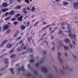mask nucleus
<instances>
[{"label":"nucleus","mask_w":78,"mask_h":78,"mask_svg":"<svg viewBox=\"0 0 78 78\" xmlns=\"http://www.w3.org/2000/svg\"><path fill=\"white\" fill-rule=\"evenodd\" d=\"M74 8L75 9H78V2H75L73 5Z\"/></svg>","instance_id":"1"},{"label":"nucleus","mask_w":78,"mask_h":78,"mask_svg":"<svg viewBox=\"0 0 78 78\" xmlns=\"http://www.w3.org/2000/svg\"><path fill=\"white\" fill-rule=\"evenodd\" d=\"M41 70L42 71L44 72V73H47L48 71L47 69L44 67H42Z\"/></svg>","instance_id":"2"},{"label":"nucleus","mask_w":78,"mask_h":78,"mask_svg":"<svg viewBox=\"0 0 78 78\" xmlns=\"http://www.w3.org/2000/svg\"><path fill=\"white\" fill-rule=\"evenodd\" d=\"M58 58L61 63L63 62V60H62L61 58L60 57V54L59 53H58Z\"/></svg>","instance_id":"3"},{"label":"nucleus","mask_w":78,"mask_h":78,"mask_svg":"<svg viewBox=\"0 0 78 78\" xmlns=\"http://www.w3.org/2000/svg\"><path fill=\"white\" fill-rule=\"evenodd\" d=\"M27 44L26 45L24 46L23 44H22V45L21 46V49H23V50H25L27 48Z\"/></svg>","instance_id":"4"},{"label":"nucleus","mask_w":78,"mask_h":78,"mask_svg":"<svg viewBox=\"0 0 78 78\" xmlns=\"http://www.w3.org/2000/svg\"><path fill=\"white\" fill-rule=\"evenodd\" d=\"M8 40H5L3 41L2 44H1L0 46L1 47H2L3 46L4 44H6Z\"/></svg>","instance_id":"5"},{"label":"nucleus","mask_w":78,"mask_h":78,"mask_svg":"<svg viewBox=\"0 0 78 78\" xmlns=\"http://www.w3.org/2000/svg\"><path fill=\"white\" fill-rule=\"evenodd\" d=\"M9 26L7 25H4L3 28L4 30H6L9 28Z\"/></svg>","instance_id":"6"},{"label":"nucleus","mask_w":78,"mask_h":78,"mask_svg":"<svg viewBox=\"0 0 78 78\" xmlns=\"http://www.w3.org/2000/svg\"><path fill=\"white\" fill-rule=\"evenodd\" d=\"M15 12L14 11H11L9 13V15L11 16H13L15 14Z\"/></svg>","instance_id":"7"},{"label":"nucleus","mask_w":78,"mask_h":78,"mask_svg":"<svg viewBox=\"0 0 78 78\" xmlns=\"http://www.w3.org/2000/svg\"><path fill=\"white\" fill-rule=\"evenodd\" d=\"M12 47V44L10 43H8L7 44L6 47L7 48H9Z\"/></svg>","instance_id":"8"},{"label":"nucleus","mask_w":78,"mask_h":78,"mask_svg":"<svg viewBox=\"0 0 78 78\" xmlns=\"http://www.w3.org/2000/svg\"><path fill=\"white\" fill-rule=\"evenodd\" d=\"M22 12H24L25 14H27V10H26V8L23 9Z\"/></svg>","instance_id":"9"},{"label":"nucleus","mask_w":78,"mask_h":78,"mask_svg":"<svg viewBox=\"0 0 78 78\" xmlns=\"http://www.w3.org/2000/svg\"><path fill=\"white\" fill-rule=\"evenodd\" d=\"M23 16L22 15H21V16H20V17L17 18V19L18 20H20V21H22V17Z\"/></svg>","instance_id":"10"},{"label":"nucleus","mask_w":78,"mask_h":78,"mask_svg":"<svg viewBox=\"0 0 78 78\" xmlns=\"http://www.w3.org/2000/svg\"><path fill=\"white\" fill-rule=\"evenodd\" d=\"M65 41L66 42V43H71L70 41V40L69 39H66L65 40Z\"/></svg>","instance_id":"11"},{"label":"nucleus","mask_w":78,"mask_h":78,"mask_svg":"<svg viewBox=\"0 0 78 78\" xmlns=\"http://www.w3.org/2000/svg\"><path fill=\"white\" fill-rule=\"evenodd\" d=\"M2 6H3L4 7H7L8 6V4L7 2H4L2 4Z\"/></svg>","instance_id":"12"},{"label":"nucleus","mask_w":78,"mask_h":78,"mask_svg":"<svg viewBox=\"0 0 78 78\" xmlns=\"http://www.w3.org/2000/svg\"><path fill=\"white\" fill-rule=\"evenodd\" d=\"M26 27V26H24V25H22L21 27L20 28H21V29H22L23 30H24L25 29Z\"/></svg>","instance_id":"13"},{"label":"nucleus","mask_w":78,"mask_h":78,"mask_svg":"<svg viewBox=\"0 0 78 78\" xmlns=\"http://www.w3.org/2000/svg\"><path fill=\"white\" fill-rule=\"evenodd\" d=\"M50 26H51V25H48L46 26V27H44L43 28H42V30H46V29H47V28L48 27H49Z\"/></svg>","instance_id":"14"},{"label":"nucleus","mask_w":78,"mask_h":78,"mask_svg":"<svg viewBox=\"0 0 78 78\" xmlns=\"http://www.w3.org/2000/svg\"><path fill=\"white\" fill-rule=\"evenodd\" d=\"M8 10V9H2V12H5Z\"/></svg>","instance_id":"15"},{"label":"nucleus","mask_w":78,"mask_h":78,"mask_svg":"<svg viewBox=\"0 0 78 78\" xmlns=\"http://www.w3.org/2000/svg\"><path fill=\"white\" fill-rule=\"evenodd\" d=\"M69 33L68 34V35L71 37H72V36H73V35H72L71 34V30H69Z\"/></svg>","instance_id":"16"},{"label":"nucleus","mask_w":78,"mask_h":78,"mask_svg":"<svg viewBox=\"0 0 78 78\" xmlns=\"http://www.w3.org/2000/svg\"><path fill=\"white\" fill-rule=\"evenodd\" d=\"M21 71L22 72H24L25 71V69L24 68V66H21Z\"/></svg>","instance_id":"17"},{"label":"nucleus","mask_w":78,"mask_h":78,"mask_svg":"<svg viewBox=\"0 0 78 78\" xmlns=\"http://www.w3.org/2000/svg\"><path fill=\"white\" fill-rule=\"evenodd\" d=\"M10 70L12 73L14 74V69L13 68H10Z\"/></svg>","instance_id":"18"},{"label":"nucleus","mask_w":78,"mask_h":78,"mask_svg":"<svg viewBox=\"0 0 78 78\" xmlns=\"http://www.w3.org/2000/svg\"><path fill=\"white\" fill-rule=\"evenodd\" d=\"M5 60V63L6 64H7L8 63V59L5 58L4 59Z\"/></svg>","instance_id":"19"},{"label":"nucleus","mask_w":78,"mask_h":78,"mask_svg":"<svg viewBox=\"0 0 78 78\" xmlns=\"http://www.w3.org/2000/svg\"><path fill=\"white\" fill-rule=\"evenodd\" d=\"M64 47L65 49L66 50H68V49H69V47L68 46H64Z\"/></svg>","instance_id":"20"},{"label":"nucleus","mask_w":78,"mask_h":78,"mask_svg":"<svg viewBox=\"0 0 78 78\" xmlns=\"http://www.w3.org/2000/svg\"><path fill=\"white\" fill-rule=\"evenodd\" d=\"M63 5H66L68 4V2H64V1H63Z\"/></svg>","instance_id":"21"},{"label":"nucleus","mask_w":78,"mask_h":78,"mask_svg":"<svg viewBox=\"0 0 78 78\" xmlns=\"http://www.w3.org/2000/svg\"><path fill=\"white\" fill-rule=\"evenodd\" d=\"M12 50H11L10 52H9V53H10V54H12L13 53V51H14V48L12 49Z\"/></svg>","instance_id":"22"},{"label":"nucleus","mask_w":78,"mask_h":78,"mask_svg":"<svg viewBox=\"0 0 78 78\" xmlns=\"http://www.w3.org/2000/svg\"><path fill=\"white\" fill-rule=\"evenodd\" d=\"M25 2L27 3H29L30 2L29 1V0H25Z\"/></svg>","instance_id":"23"},{"label":"nucleus","mask_w":78,"mask_h":78,"mask_svg":"<svg viewBox=\"0 0 78 78\" xmlns=\"http://www.w3.org/2000/svg\"><path fill=\"white\" fill-rule=\"evenodd\" d=\"M35 8L34 7V6H33L32 7V11L34 12L35 10Z\"/></svg>","instance_id":"24"},{"label":"nucleus","mask_w":78,"mask_h":78,"mask_svg":"<svg viewBox=\"0 0 78 78\" xmlns=\"http://www.w3.org/2000/svg\"><path fill=\"white\" fill-rule=\"evenodd\" d=\"M27 27L29 26V25H30V23H29V22H27Z\"/></svg>","instance_id":"25"},{"label":"nucleus","mask_w":78,"mask_h":78,"mask_svg":"<svg viewBox=\"0 0 78 78\" xmlns=\"http://www.w3.org/2000/svg\"><path fill=\"white\" fill-rule=\"evenodd\" d=\"M18 22H16L14 23V24L15 25H17L18 24Z\"/></svg>","instance_id":"26"},{"label":"nucleus","mask_w":78,"mask_h":78,"mask_svg":"<svg viewBox=\"0 0 78 78\" xmlns=\"http://www.w3.org/2000/svg\"><path fill=\"white\" fill-rule=\"evenodd\" d=\"M30 63H33L34 62V60L30 59Z\"/></svg>","instance_id":"27"},{"label":"nucleus","mask_w":78,"mask_h":78,"mask_svg":"<svg viewBox=\"0 0 78 78\" xmlns=\"http://www.w3.org/2000/svg\"><path fill=\"white\" fill-rule=\"evenodd\" d=\"M34 73H35V75L38 74V72L36 70L34 71Z\"/></svg>","instance_id":"28"},{"label":"nucleus","mask_w":78,"mask_h":78,"mask_svg":"<svg viewBox=\"0 0 78 78\" xmlns=\"http://www.w3.org/2000/svg\"><path fill=\"white\" fill-rule=\"evenodd\" d=\"M29 51L30 52H33V49H31V48H30L29 49Z\"/></svg>","instance_id":"29"},{"label":"nucleus","mask_w":78,"mask_h":78,"mask_svg":"<svg viewBox=\"0 0 78 78\" xmlns=\"http://www.w3.org/2000/svg\"><path fill=\"white\" fill-rule=\"evenodd\" d=\"M10 18V16H9V17H8L7 18H6L5 20L6 21H7L8 20H9V18Z\"/></svg>","instance_id":"30"},{"label":"nucleus","mask_w":78,"mask_h":78,"mask_svg":"<svg viewBox=\"0 0 78 78\" xmlns=\"http://www.w3.org/2000/svg\"><path fill=\"white\" fill-rule=\"evenodd\" d=\"M15 55H11L10 56V58H12L13 57H15Z\"/></svg>","instance_id":"31"},{"label":"nucleus","mask_w":78,"mask_h":78,"mask_svg":"<svg viewBox=\"0 0 78 78\" xmlns=\"http://www.w3.org/2000/svg\"><path fill=\"white\" fill-rule=\"evenodd\" d=\"M20 14H17V15H16L15 16L16 18H17V17H19V16H20Z\"/></svg>","instance_id":"32"},{"label":"nucleus","mask_w":78,"mask_h":78,"mask_svg":"<svg viewBox=\"0 0 78 78\" xmlns=\"http://www.w3.org/2000/svg\"><path fill=\"white\" fill-rule=\"evenodd\" d=\"M16 9H20V8H21V7L20 6H16Z\"/></svg>","instance_id":"33"},{"label":"nucleus","mask_w":78,"mask_h":78,"mask_svg":"<svg viewBox=\"0 0 78 78\" xmlns=\"http://www.w3.org/2000/svg\"><path fill=\"white\" fill-rule=\"evenodd\" d=\"M39 22V21H37L36 23H35L34 24V26H35Z\"/></svg>","instance_id":"34"},{"label":"nucleus","mask_w":78,"mask_h":78,"mask_svg":"<svg viewBox=\"0 0 78 78\" xmlns=\"http://www.w3.org/2000/svg\"><path fill=\"white\" fill-rule=\"evenodd\" d=\"M9 14V13L8 12H6L5 13V16H6Z\"/></svg>","instance_id":"35"},{"label":"nucleus","mask_w":78,"mask_h":78,"mask_svg":"<svg viewBox=\"0 0 78 78\" xmlns=\"http://www.w3.org/2000/svg\"><path fill=\"white\" fill-rule=\"evenodd\" d=\"M17 50L18 51H21V49L20 48V47L18 48Z\"/></svg>","instance_id":"36"},{"label":"nucleus","mask_w":78,"mask_h":78,"mask_svg":"<svg viewBox=\"0 0 78 78\" xmlns=\"http://www.w3.org/2000/svg\"><path fill=\"white\" fill-rule=\"evenodd\" d=\"M10 32V30H8L7 31H6V33L7 34L9 33Z\"/></svg>","instance_id":"37"},{"label":"nucleus","mask_w":78,"mask_h":78,"mask_svg":"<svg viewBox=\"0 0 78 78\" xmlns=\"http://www.w3.org/2000/svg\"><path fill=\"white\" fill-rule=\"evenodd\" d=\"M65 24V23L64 22H63L62 23H61V25H62V26H63Z\"/></svg>","instance_id":"38"},{"label":"nucleus","mask_w":78,"mask_h":78,"mask_svg":"<svg viewBox=\"0 0 78 78\" xmlns=\"http://www.w3.org/2000/svg\"><path fill=\"white\" fill-rule=\"evenodd\" d=\"M42 23H43V25H45L46 24H47V22H45V21L43 22H42Z\"/></svg>","instance_id":"39"},{"label":"nucleus","mask_w":78,"mask_h":78,"mask_svg":"<svg viewBox=\"0 0 78 78\" xmlns=\"http://www.w3.org/2000/svg\"><path fill=\"white\" fill-rule=\"evenodd\" d=\"M16 19L15 18H12V19L11 20L12 21H14Z\"/></svg>","instance_id":"40"},{"label":"nucleus","mask_w":78,"mask_h":78,"mask_svg":"<svg viewBox=\"0 0 78 78\" xmlns=\"http://www.w3.org/2000/svg\"><path fill=\"white\" fill-rule=\"evenodd\" d=\"M21 38H22V37H17V40H19Z\"/></svg>","instance_id":"41"},{"label":"nucleus","mask_w":78,"mask_h":78,"mask_svg":"<svg viewBox=\"0 0 78 78\" xmlns=\"http://www.w3.org/2000/svg\"><path fill=\"white\" fill-rule=\"evenodd\" d=\"M28 68H29V69L30 68V64H29L28 65Z\"/></svg>","instance_id":"42"},{"label":"nucleus","mask_w":78,"mask_h":78,"mask_svg":"<svg viewBox=\"0 0 78 78\" xmlns=\"http://www.w3.org/2000/svg\"><path fill=\"white\" fill-rule=\"evenodd\" d=\"M30 57L32 58H34V56L33 55H30Z\"/></svg>","instance_id":"43"},{"label":"nucleus","mask_w":78,"mask_h":78,"mask_svg":"<svg viewBox=\"0 0 78 78\" xmlns=\"http://www.w3.org/2000/svg\"><path fill=\"white\" fill-rule=\"evenodd\" d=\"M73 37L75 39H76V36L75 34H74V35H73Z\"/></svg>","instance_id":"44"},{"label":"nucleus","mask_w":78,"mask_h":78,"mask_svg":"<svg viewBox=\"0 0 78 78\" xmlns=\"http://www.w3.org/2000/svg\"><path fill=\"white\" fill-rule=\"evenodd\" d=\"M39 65V63H37L36 64V65L37 66V67H38V66Z\"/></svg>","instance_id":"45"},{"label":"nucleus","mask_w":78,"mask_h":78,"mask_svg":"<svg viewBox=\"0 0 78 78\" xmlns=\"http://www.w3.org/2000/svg\"><path fill=\"white\" fill-rule=\"evenodd\" d=\"M23 42V41L22 40V41H20V42H19V43H20V44H21V43Z\"/></svg>","instance_id":"46"},{"label":"nucleus","mask_w":78,"mask_h":78,"mask_svg":"<svg viewBox=\"0 0 78 78\" xmlns=\"http://www.w3.org/2000/svg\"><path fill=\"white\" fill-rule=\"evenodd\" d=\"M58 29V27H55L54 28V29L55 30H57Z\"/></svg>","instance_id":"47"},{"label":"nucleus","mask_w":78,"mask_h":78,"mask_svg":"<svg viewBox=\"0 0 78 78\" xmlns=\"http://www.w3.org/2000/svg\"><path fill=\"white\" fill-rule=\"evenodd\" d=\"M28 41H29V42H30V37L28 38Z\"/></svg>","instance_id":"48"},{"label":"nucleus","mask_w":78,"mask_h":78,"mask_svg":"<svg viewBox=\"0 0 78 78\" xmlns=\"http://www.w3.org/2000/svg\"><path fill=\"white\" fill-rule=\"evenodd\" d=\"M17 33H15V34H14V36L15 37H16V36H17Z\"/></svg>","instance_id":"49"},{"label":"nucleus","mask_w":78,"mask_h":78,"mask_svg":"<svg viewBox=\"0 0 78 78\" xmlns=\"http://www.w3.org/2000/svg\"><path fill=\"white\" fill-rule=\"evenodd\" d=\"M73 42V44H74V45H76V42H75L74 41H72Z\"/></svg>","instance_id":"50"},{"label":"nucleus","mask_w":78,"mask_h":78,"mask_svg":"<svg viewBox=\"0 0 78 78\" xmlns=\"http://www.w3.org/2000/svg\"><path fill=\"white\" fill-rule=\"evenodd\" d=\"M43 52H44V54L45 55L46 54V51H43Z\"/></svg>","instance_id":"51"},{"label":"nucleus","mask_w":78,"mask_h":78,"mask_svg":"<svg viewBox=\"0 0 78 78\" xmlns=\"http://www.w3.org/2000/svg\"><path fill=\"white\" fill-rule=\"evenodd\" d=\"M27 10H30V9H29V6H28L27 8Z\"/></svg>","instance_id":"52"},{"label":"nucleus","mask_w":78,"mask_h":78,"mask_svg":"<svg viewBox=\"0 0 78 78\" xmlns=\"http://www.w3.org/2000/svg\"><path fill=\"white\" fill-rule=\"evenodd\" d=\"M62 33H63V31H61L59 32V34H61Z\"/></svg>","instance_id":"53"},{"label":"nucleus","mask_w":78,"mask_h":78,"mask_svg":"<svg viewBox=\"0 0 78 78\" xmlns=\"http://www.w3.org/2000/svg\"><path fill=\"white\" fill-rule=\"evenodd\" d=\"M47 34V33H44V34L43 35V36H44L45 35Z\"/></svg>","instance_id":"54"},{"label":"nucleus","mask_w":78,"mask_h":78,"mask_svg":"<svg viewBox=\"0 0 78 78\" xmlns=\"http://www.w3.org/2000/svg\"><path fill=\"white\" fill-rule=\"evenodd\" d=\"M31 75V74L30 73H29V74H27V76H30Z\"/></svg>","instance_id":"55"},{"label":"nucleus","mask_w":78,"mask_h":78,"mask_svg":"<svg viewBox=\"0 0 78 78\" xmlns=\"http://www.w3.org/2000/svg\"><path fill=\"white\" fill-rule=\"evenodd\" d=\"M43 39V37H42L41 38V39H40V41H42Z\"/></svg>","instance_id":"56"},{"label":"nucleus","mask_w":78,"mask_h":78,"mask_svg":"<svg viewBox=\"0 0 78 78\" xmlns=\"http://www.w3.org/2000/svg\"><path fill=\"white\" fill-rule=\"evenodd\" d=\"M44 42L46 43L47 45H48L47 41H45Z\"/></svg>","instance_id":"57"},{"label":"nucleus","mask_w":78,"mask_h":78,"mask_svg":"<svg viewBox=\"0 0 78 78\" xmlns=\"http://www.w3.org/2000/svg\"><path fill=\"white\" fill-rule=\"evenodd\" d=\"M17 1H18V2H21V0H17Z\"/></svg>","instance_id":"58"},{"label":"nucleus","mask_w":78,"mask_h":78,"mask_svg":"<svg viewBox=\"0 0 78 78\" xmlns=\"http://www.w3.org/2000/svg\"><path fill=\"white\" fill-rule=\"evenodd\" d=\"M55 49V47H54L53 48H52V51L54 50Z\"/></svg>","instance_id":"59"},{"label":"nucleus","mask_w":78,"mask_h":78,"mask_svg":"<svg viewBox=\"0 0 78 78\" xmlns=\"http://www.w3.org/2000/svg\"><path fill=\"white\" fill-rule=\"evenodd\" d=\"M52 76V75H50L49 76V78L51 77Z\"/></svg>","instance_id":"60"},{"label":"nucleus","mask_w":78,"mask_h":78,"mask_svg":"<svg viewBox=\"0 0 78 78\" xmlns=\"http://www.w3.org/2000/svg\"><path fill=\"white\" fill-rule=\"evenodd\" d=\"M19 64H16V66H19Z\"/></svg>","instance_id":"61"},{"label":"nucleus","mask_w":78,"mask_h":78,"mask_svg":"<svg viewBox=\"0 0 78 78\" xmlns=\"http://www.w3.org/2000/svg\"><path fill=\"white\" fill-rule=\"evenodd\" d=\"M54 30H52L51 31V33H54Z\"/></svg>","instance_id":"62"},{"label":"nucleus","mask_w":78,"mask_h":78,"mask_svg":"<svg viewBox=\"0 0 78 78\" xmlns=\"http://www.w3.org/2000/svg\"><path fill=\"white\" fill-rule=\"evenodd\" d=\"M67 28L68 29V30H69L70 29V27L69 26H68L67 27Z\"/></svg>","instance_id":"63"},{"label":"nucleus","mask_w":78,"mask_h":78,"mask_svg":"<svg viewBox=\"0 0 78 78\" xmlns=\"http://www.w3.org/2000/svg\"><path fill=\"white\" fill-rule=\"evenodd\" d=\"M65 55L66 56H67V54L66 53H65Z\"/></svg>","instance_id":"64"}]
</instances>
